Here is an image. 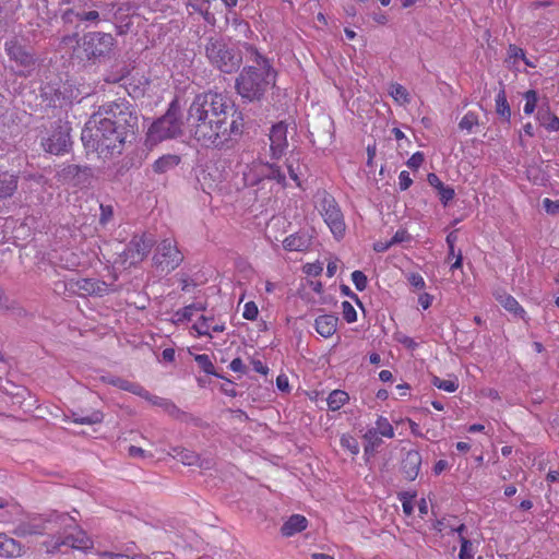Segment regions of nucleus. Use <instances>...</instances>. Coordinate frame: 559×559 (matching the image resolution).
<instances>
[{"mask_svg":"<svg viewBox=\"0 0 559 559\" xmlns=\"http://www.w3.org/2000/svg\"><path fill=\"white\" fill-rule=\"evenodd\" d=\"M187 128L202 145L222 146L242 133L243 116L228 97L203 93L190 105Z\"/></svg>","mask_w":559,"mask_h":559,"instance_id":"1","label":"nucleus"},{"mask_svg":"<svg viewBox=\"0 0 559 559\" xmlns=\"http://www.w3.org/2000/svg\"><path fill=\"white\" fill-rule=\"evenodd\" d=\"M136 122L138 117L128 102L104 105L85 123L81 134L83 145L103 159L120 155Z\"/></svg>","mask_w":559,"mask_h":559,"instance_id":"2","label":"nucleus"},{"mask_svg":"<svg viewBox=\"0 0 559 559\" xmlns=\"http://www.w3.org/2000/svg\"><path fill=\"white\" fill-rule=\"evenodd\" d=\"M252 53L255 66L242 69L236 80L238 94L249 100H259L275 85L276 72L270 61L251 47H247Z\"/></svg>","mask_w":559,"mask_h":559,"instance_id":"3","label":"nucleus"},{"mask_svg":"<svg viewBox=\"0 0 559 559\" xmlns=\"http://www.w3.org/2000/svg\"><path fill=\"white\" fill-rule=\"evenodd\" d=\"M45 530L56 531V535L47 544L48 551L59 550L63 545L84 551L93 547L91 538L76 526L74 519L67 514L48 520Z\"/></svg>","mask_w":559,"mask_h":559,"instance_id":"4","label":"nucleus"},{"mask_svg":"<svg viewBox=\"0 0 559 559\" xmlns=\"http://www.w3.org/2000/svg\"><path fill=\"white\" fill-rule=\"evenodd\" d=\"M205 50L210 62L225 73L237 70L242 61L239 48L231 41L212 38Z\"/></svg>","mask_w":559,"mask_h":559,"instance_id":"5","label":"nucleus"},{"mask_svg":"<svg viewBox=\"0 0 559 559\" xmlns=\"http://www.w3.org/2000/svg\"><path fill=\"white\" fill-rule=\"evenodd\" d=\"M316 207L336 239L345 235L346 225L335 199L325 191L316 195Z\"/></svg>","mask_w":559,"mask_h":559,"instance_id":"6","label":"nucleus"},{"mask_svg":"<svg viewBox=\"0 0 559 559\" xmlns=\"http://www.w3.org/2000/svg\"><path fill=\"white\" fill-rule=\"evenodd\" d=\"M181 124L178 121L177 112L171 107L165 116L156 120L148 129L146 141L150 145L171 139L180 134Z\"/></svg>","mask_w":559,"mask_h":559,"instance_id":"7","label":"nucleus"},{"mask_svg":"<svg viewBox=\"0 0 559 559\" xmlns=\"http://www.w3.org/2000/svg\"><path fill=\"white\" fill-rule=\"evenodd\" d=\"M182 260L183 255L177 248L176 241L171 238L160 241L153 258L156 270L165 274L178 267Z\"/></svg>","mask_w":559,"mask_h":559,"instance_id":"8","label":"nucleus"},{"mask_svg":"<svg viewBox=\"0 0 559 559\" xmlns=\"http://www.w3.org/2000/svg\"><path fill=\"white\" fill-rule=\"evenodd\" d=\"M264 178L273 179L280 185L286 186L284 174L275 165L263 162H253L246 166L243 170V180L246 186H254Z\"/></svg>","mask_w":559,"mask_h":559,"instance_id":"9","label":"nucleus"},{"mask_svg":"<svg viewBox=\"0 0 559 559\" xmlns=\"http://www.w3.org/2000/svg\"><path fill=\"white\" fill-rule=\"evenodd\" d=\"M116 39L111 34L92 32L83 37V50L87 57H104L111 53Z\"/></svg>","mask_w":559,"mask_h":559,"instance_id":"10","label":"nucleus"},{"mask_svg":"<svg viewBox=\"0 0 559 559\" xmlns=\"http://www.w3.org/2000/svg\"><path fill=\"white\" fill-rule=\"evenodd\" d=\"M108 382L121 390L129 391L135 395H139L150 402L152 405L162 407L167 412L175 409V406L168 400L151 394L147 390L138 383L130 382L121 378H111Z\"/></svg>","mask_w":559,"mask_h":559,"instance_id":"11","label":"nucleus"},{"mask_svg":"<svg viewBox=\"0 0 559 559\" xmlns=\"http://www.w3.org/2000/svg\"><path fill=\"white\" fill-rule=\"evenodd\" d=\"M41 146L49 154L62 155L67 153L70 146L69 127L59 124L47 138L41 140Z\"/></svg>","mask_w":559,"mask_h":559,"instance_id":"12","label":"nucleus"},{"mask_svg":"<svg viewBox=\"0 0 559 559\" xmlns=\"http://www.w3.org/2000/svg\"><path fill=\"white\" fill-rule=\"evenodd\" d=\"M153 240L143 236H134L123 251V263L135 265L144 260L151 251Z\"/></svg>","mask_w":559,"mask_h":559,"instance_id":"13","label":"nucleus"},{"mask_svg":"<svg viewBox=\"0 0 559 559\" xmlns=\"http://www.w3.org/2000/svg\"><path fill=\"white\" fill-rule=\"evenodd\" d=\"M271 153L273 158H280L287 148V126L280 122L270 132Z\"/></svg>","mask_w":559,"mask_h":559,"instance_id":"14","label":"nucleus"},{"mask_svg":"<svg viewBox=\"0 0 559 559\" xmlns=\"http://www.w3.org/2000/svg\"><path fill=\"white\" fill-rule=\"evenodd\" d=\"M338 318L333 314L319 316L314 321L316 331L323 337H331L337 329Z\"/></svg>","mask_w":559,"mask_h":559,"instance_id":"15","label":"nucleus"},{"mask_svg":"<svg viewBox=\"0 0 559 559\" xmlns=\"http://www.w3.org/2000/svg\"><path fill=\"white\" fill-rule=\"evenodd\" d=\"M23 554V547L19 542L0 533V557L1 558H17Z\"/></svg>","mask_w":559,"mask_h":559,"instance_id":"16","label":"nucleus"},{"mask_svg":"<svg viewBox=\"0 0 559 559\" xmlns=\"http://www.w3.org/2000/svg\"><path fill=\"white\" fill-rule=\"evenodd\" d=\"M308 521L304 515L294 514L283 524L281 532L283 536L290 537L306 530Z\"/></svg>","mask_w":559,"mask_h":559,"instance_id":"17","label":"nucleus"},{"mask_svg":"<svg viewBox=\"0 0 559 559\" xmlns=\"http://www.w3.org/2000/svg\"><path fill=\"white\" fill-rule=\"evenodd\" d=\"M421 456L417 451H409L404 459V473L409 479H415L419 473Z\"/></svg>","mask_w":559,"mask_h":559,"instance_id":"18","label":"nucleus"},{"mask_svg":"<svg viewBox=\"0 0 559 559\" xmlns=\"http://www.w3.org/2000/svg\"><path fill=\"white\" fill-rule=\"evenodd\" d=\"M212 319L202 317L198 322H195L192 329L197 332L198 335H206L212 337V332H223L225 330L224 324H213Z\"/></svg>","mask_w":559,"mask_h":559,"instance_id":"19","label":"nucleus"},{"mask_svg":"<svg viewBox=\"0 0 559 559\" xmlns=\"http://www.w3.org/2000/svg\"><path fill=\"white\" fill-rule=\"evenodd\" d=\"M364 452L366 456L372 455L382 443V438L374 429L369 428L364 435Z\"/></svg>","mask_w":559,"mask_h":559,"instance_id":"20","label":"nucleus"},{"mask_svg":"<svg viewBox=\"0 0 559 559\" xmlns=\"http://www.w3.org/2000/svg\"><path fill=\"white\" fill-rule=\"evenodd\" d=\"M180 163V157L175 154L163 155L153 164V170L156 174H164L175 168Z\"/></svg>","mask_w":559,"mask_h":559,"instance_id":"21","label":"nucleus"},{"mask_svg":"<svg viewBox=\"0 0 559 559\" xmlns=\"http://www.w3.org/2000/svg\"><path fill=\"white\" fill-rule=\"evenodd\" d=\"M5 49L8 55L15 61L20 62L22 66H28L33 61L32 56L25 52L16 43H7Z\"/></svg>","mask_w":559,"mask_h":559,"instance_id":"22","label":"nucleus"},{"mask_svg":"<svg viewBox=\"0 0 559 559\" xmlns=\"http://www.w3.org/2000/svg\"><path fill=\"white\" fill-rule=\"evenodd\" d=\"M17 187L16 177L9 173H0V198L10 197Z\"/></svg>","mask_w":559,"mask_h":559,"instance_id":"23","label":"nucleus"},{"mask_svg":"<svg viewBox=\"0 0 559 559\" xmlns=\"http://www.w3.org/2000/svg\"><path fill=\"white\" fill-rule=\"evenodd\" d=\"M76 286L82 295L102 294L106 290L103 283L90 278L78 281Z\"/></svg>","mask_w":559,"mask_h":559,"instance_id":"24","label":"nucleus"},{"mask_svg":"<svg viewBox=\"0 0 559 559\" xmlns=\"http://www.w3.org/2000/svg\"><path fill=\"white\" fill-rule=\"evenodd\" d=\"M388 93L399 105L405 106L411 102L409 93L399 83H391Z\"/></svg>","mask_w":559,"mask_h":559,"instance_id":"25","label":"nucleus"},{"mask_svg":"<svg viewBox=\"0 0 559 559\" xmlns=\"http://www.w3.org/2000/svg\"><path fill=\"white\" fill-rule=\"evenodd\" d=\"M348 400L349 396L345 391L334 390L329 394L326 399L329 409L332 412L338 411L348 402Z\"/></svg>","mask_w":559,"mask_h":559,"instance_id":"26","label":"nucleus"},{"mask_svg":"<svg viewBox=\"0 0 559 559\" xmlns=\"http://www.w3.org/2000/svg\"><path fill=\"white\" fill-rule=\"evenodd\" d=\"M537 119L546 130L550 132L559 130V118L549 110L539 111L537 114Z\"/></svg>","mask_w":559,"mask_h":559,"instance_id":"27","label":"nucleus"},{"mask_svg":"<svg viewBox=\"0 0 559 559\" xmlns=\"http://www.w3.org/2000/svg\"><path fill=\"white\" fill-rule=\"evenodd\" d=\"M496 298L506 310L513 312L515 314H521L524 312L523 308L519 305L514 297L506 293H497Z\"/></svg>","mask_w":559,"mask_h":559,"instance_id":"28","label":"nucleus"},{"mask_svg":"<svg viewBox=\"0 0 559 559\" xmlns=\"http://www.w3.org/2000/svg\"><path fill=\"white\" fill-rule=\"evenodd\" d=\"M173 456L188 466L197 465L200 461L195 452L186 449H174Z\"/></svg>","mask_w":559,"mask_h":559,"instance_id":"29","label":"nucleus"},{"mask_svg":"<svg viewBox=\"0 0 559 559\" xmlns=\"http://www.w3.org/2000/svg\"><path fill=\"white\" fill-rule=\"evenodd\" d=\"M495 103L497 114L506 121H510L511 110L503 91L497 94Z\"/></svg>","mask_w":559,"mask_h":559,"instance_id":"30","label":"nucleus"},{"mask_svg":"<svg viewBox=\"0 0 559 559\" xmlns=\"http://www.w3.org/2000/svg\"><path fill=\"white\" fill-rule=\"evenodd\" d=\"M371 428L380 433L383 438L392 439L394 437L393 426L390 424L389 419L383 416H379L374 423V426Z\"/></svg>","mask_w":559,"mask_h":559,"instance_id":"31","label":"nucleus"},{"mask_svg":"<svg viewBox=\"0 0 559 559\" xmlns=\"http://www.w3.org/2000/svg\"><path fill=\"white\" fill-rule=\"evenodd\" d=\"M431 383L439 390H443L449 393L455 392L459 388V380L455 377L450 379H441L437 376H433Z\"/></svg>","mask_w":559,"mask_h":559,"instance_id":"32","label":"nucleus"},{"mask_svg":"<svg viewBox=\"0 0 559 559\" xmlns=\"http://www.w3.org/2000/svg\"><path fill=\"white\" fill-rule=\"evenodd\" d=\"M104 419V415L99 411L91 413L88 416H76L73 414L72 421L81 425H94Z\"/></svg>","mask_w":559,"mask_h":559,"instance_id":"33","label":"nucleus"},{"mask_svg":"<svg viewBox=\"0 0 559 559\" xmlns=\"http://www.w3.org/2000/svg\"><path fill=\"white\" fill-rule=\"evenodd\" d=\"M341 445L353 455H357L360 450L357 439L350 435H343L341 437Z\"/></svg>","mask_w":559,"mask_h":559,"instance_id":"34","label":"nucleus"},{"mask_svg":"<svg viewBox=\"0 0 559 559\" xmlns=\"http://www.w3.org/2000/svg\"><path fill=\"white\" fill-rule=\"evenodd\" d=\"M478 124V116L477 114L473 111H468L464 115V117L461 119L459 127L461 130H465L467 132H471L472 129Z\"/></svg>","mask_w":559,"mask_h":559,"instance_id":"35","label":"nucleus"},{"mask_svg":"<svg viewBox=\"0 0 559 559\" xmlns=\"http://www.w3.org/2000/svg\"><path fill=\"white\" fill-rule=\"evenodd\" d=\"M525 105H524V112L526 115H532L537 106V93L533 90L527 91L524 94Z\"/></svg>","mask_w":559,"mask_h":559,"instance_id":"36","label":"nucleus"},{"mask_svg":"<svg viewBox=\"0 0 559 559\" xmlns=\"http://www.w3.org/2000/svg\"><path fill=\"white\" fill-rule=\"evenodd\" d=\"M199 310H201V308L197 307L195 305L187 306L183 309L178 310L175 313V316H174L175 321L176 322H183L186 320H190L193 317L194 312L199 311Z\"/></svg>","mask_w":559,"mask_h":559,"instance_id":"37","label":"nucleus"},{"mask_svg":"<svg viewBox=\"0 0 559 559\" xmlns=\"http://www.w3.org/2000/svg\"><path fill=\"white\" fill-rule=\"evenodd\" d=\"M284 247L289 251H300L305 247V241L299 236L290 235L284 240Z\"/></svg>","mask_w":559,"mask_h":559,"instance_id":"38","label":"nucleus"},{"mask_svg":"<svg viewBox=\"0 0 559 559\" xmlns=\"http://www.w3.org/2000/svg\"><path fill=\"white\" fill-rule=\"evenodd\" d=\"M342 314L347 323H353L357 320V312L349 301L342 302Z\"/></svg>","mask_w":559,"mask_h":559,"instance_id":"39","label":"nucleus"},{"mask_svg":"<svg viewBox=\"0 0 559 559\" xmlns=\"http://www.w3.org/2000/svg\"><path fill=\"white\" fill-rule=\"evenodd\" d=\"M194 359L204 372L207 374H214V366L207 355H197Z\"/></svg>","mask_w":559,"mask_h":559,"instance_id":"40","label":"nucleus"},{"mask_svg":"<svg viewBox=\"0 0 559 559\" xmlns=\"http://www.w3.org/2000/svg\"><path fill=\"white\" fill-rule=\"evenodd\" d=\"M459 558L460 559H473L474 558V547H473V543L471 540L462 538Z\"/></svg>","mask_w":559,"mask_h":559,"instance_id":"41","label":"nucleus"},{"mask_svg":"<svg viewBox=\"0 0 559 559\" xmlns=\"http://www.w3.org/2000/svg\"><path fill=\"white\" fill-rule=\"evenodd\" d=\"M188 7H191V8H193L194 11L200 12L201 14H203L204 19L207 22L211 21V14L207 11V1L203 0V1H200V2L199 1L193 2L192 0H190L188 2Z\"/></svg>","mask_w":559,"mask_h":559,"instance_id":"42","label":"nucleus"},{"mask_svg":"<svg viewBox=\"0 0 559 559\" xmlns=\"http://www.w3.org/2000/svg\"><path fill=\"white\" fill-rule=\"evenodd\" d=\"M352 281L356 289L360 292L367 287V276L361 271H354L352 273Z\"/></svg>","mask_w":559,"mask_h":559,"instance_id":"43","label":"nucleus"},{"mask_svg":"<svg viewBox=\"0 0 559 559\" xmlns=\"http://www.w3.org/2000/svg\"><path fill=\"white\" fill-rule=\"evenodd\" d=\"M259 314V309L255 302L248 301L243 306V312L242 316L247 320H255Z\"/></svg>","mask_w":559,"mask_h":559,"instance_id":"44","label":"nucleus"},{"mask_svg":"<svg viewBox=\"0 0 559 559\" xmlns=\"http://www.w3.org/2000/svg\"><path fill=\"white\" fill-rule=\"evenodd\" d=\"M128 454L134 459H153V454L140 447L130 445L128 448Z\"/></svg>","mask_w":559,"mask_h":559,"instance_id":"45","label":"nucleus"},{"mask_svg":"<svg viewBox=\"0 0 559 559\" xmlns=\"http://www.w3.org/2000/svg\"><path fill=\"white\" fill-rule=\"evenodd\" d=\"M295 162L298 163V158H294L293 156H290L287 159L286 167H287L290 178L296 182V185L298 187H300L301 183H300L299 176H298V167H295Z\"/></svg>","mask_w":559,"mask_h":559,"instance_id":"46","label":"nucleus"},{"mask_svg":"<svg viewBox=\"0 0 559 559\" xmlns=\"http://www.w3.org/2000/svg\"><path fill=\"white\" fill-rule=\"evenodd\" d=\"M438 194L440 198V201L447 205L449 201H451L454 198V189L449 186H443L438 190Z\"/></svg>","mask_w":559,"mask_h":559,"instance_id":"47","label":"nucleus"},{"mask_svg":"<svg viewBox=\"0 0 559 559\" xmlns=\"http://www.w3.org/2000/svg\"><path fill=\"white\" fill-rule=\"evenodd\" d=\"M543 206L548 214L555 215L559 213V199L550 200L548 198L543 200Z\"/></svg>","mask_w":559,"mask_h":559,"instance_id":"48","label":"nucleus"},{"mask_svg":"<svg viewBox=\"0 0 559 559\" xmlns=\"http://www.w3.org/2000/svg\"><path fill=\"white\" fill-rule=\"evenodd\" d=\"M395 340L408 349H415L417 347V343L412 337L405 334H395Z\"/></svg>","mask_w":559,"mask_h":559,"instance_id":"49","label":"nucleus"},{"mask_svg":"<svg viewBox=\"0 0 559 559\" xmlns=\"http://www.w3.org/2000/svg\"><path fill=\"white\" fill-rule=\"evenodd\" d=\"M322 271H323V266L319 262L308 263L304 266V272L307 275H311V276H318L322 273Z\"/></svg>","mask_w":559,"mask_h":559,"instance_id":"50","label":"nucleus"},{"mask_svg":"<svg viewBox=\"0 0 559 559\" xmlns=\"http://www.w3.org/2000/svg\"><path fill=\"white\" fill-rule=\"evenodd\" d=\"M408 281L411 285L416 289H423L426 286L424 277L419 274H411Z\"/></svg>","mask_w":559,"mask_h":559,"instance_id":"51","label":"nucleus"},{"mask_svg":"<svg viewBox=\"0 0 559 559\" xmlns=\"http://www.w3.org/2000/svg\"><path fill=\"white\" fill-rule=\"evenodd\" d=\"M412 179L409 177V174L405 170L401 171L399 175V186L401 190H406L412 185Z\"/></svg>","mask_w":559,"mask_h":559,"instance_id":"52","label":"nucleus"},{"mask_svg":"<svg viewBox=\"0 0 559 559\" xmlns=\"http://www.w3.org/2000/svg\"><path fill=\"white\" fill-rule=\"evenodd\" d=\"M423 162H424V155L421 153L417 152L408 158L407 166L411 168H418V167H420Z\"/></svg>","mask_w":559,"mask_h":559,"instance_id":"53","label":"nucleus"},{"mask_svg":"<svg viewBox=\"0 0 559 559\" xmlns=\"http://www.w3.org/2000/svg\"><path fill=\"white\" fill-rule=\"evenodd\" d=\"M276 386L283 392L289 391L288 378L285 374H280L276 378Z\"/></svg>","mask_w":559,"mask_h":559,"instance_id":"54","label":"nucleus"},{"mask_svg":"<svg viewBox=\"0 0 559 559\" xmlns=\"http://www.w3.org/2000/svg\"><path fill=\"white\" fill-rule=\"evenodd\" d=\"M229 368L234 372H245L246 371L245 365L240 358L233 359L229 364Z\"/></svg>","mask_w":559,"mask_h":559,"instance_id":"55","label":"nucleus"},{"mask_svg":"<svg viewBox=\"0 0 559 559\" xmlns=\"http://www.w3.org/2000/svg\"><path fill=\"white\" fill-rule=\"evenodd\" d=\"M81 21H97L99 14L97 11L82 12L76 15Z\"/></svg>","mask_w":559,"mask_h":559,"instance_id":"56","label":"nucleus"},{"mask_svg":"<svg viewBox=\"0 0 559 559\" xmlns=\"http://www.w3.org/2000/svg\"><path fill=\"white\" fill-rule=\"evenodd\" d=\"M418 304L423 307V309H428L432 304V296L427 293L419 295Z\"/></svg>","mask_w":559,"mask_h":559,"instance_id":"57","label":"nucleus"},{"mask_svg":"<svg viewBox=\"0 0 559 559\" xmlns=\"http://www.w3.org/2000/svg\"><path fill=\"white\" fill-rule=\"evenodd\" d=\"M408 239H409V235L406 231L397 230L390 241L392 242V246H393L395 243H400V242H403Z\"/></svg>","mask_w":559,"mask_h":559,"instance_id":"58","label":"nucleus"},{"mask_svg":"<svg viewBox=\"0 0 559 559\" xmlns=\"http://www.w3.org/2000/svg\"><path fill=\"white\" fill-rule=\"evenodd\" d=\"M252 368L261 374H266L269 371V368L261 360H252Z\"/></svg>","mask_w":559,"mask_h":559,"instance_id":"59","label":"nucleus"},{"mask_svg":"<svg viewBox=\"0 0 559 559\" xmlns=\"http://www.w3.org/2000/svg\"><path fill=\"white\" fill-rule=\"evenodd\" d=\"M428 182L430 183V186H432L437 190H439L440 188H442L444 186L442 183V181L438 178V176L435 174L428 175Z\"/></svg>","mask_w":559,"mask_h":559,"instance_id":"60","label":"nucleus"},{"mask_svg":"<svg viewBox=\"0 0 559 559\" xmlns=\"http://www.w3.org/2000/svg\"><path fill=\"white\" fill-rule=\"evenodd\" d=\"M402 506H403L404 513L407 515H411L414 510L412 499L404 497V499L402 500Z\"/></svg>","mask_w":559,"mask_h":559,"instance_id":"61","label":"nucleus"},{"mask_svg":"<svg viewBox=\"0 0 559 559\" xmlns=\"http://www.w3.org/2000/svg\"><path fill=\"white\" fill-rule=\"evenodd\" d=\"M392 246V242L391 241H377L374 245H373V249L374 251L377 252H384L385 250H388L390 247Z\"/></svg>","mask_w":559,"mask_h":559,"instance_id":"62","label":"nucleus"},{"mask_svg":"<svg viewBox=\"0 0 559 559\" xmlns=\"http://www.w3.org/2000/svg\"><path fill=\"white\" fill-rule=\"evenodd\" d=\"M337 261L334 260V261H330L328 263V267H326V274L329 277H332L335 275L336 271H337Z\"/></svg>","mask_w":559,"mask_h":559,"instance_id":"63","label":"nucleus"},{"mask_svg":"<svg viewBox=\"0 0 559 559\" xmlns=\"http://www.w3.org/2000/svg\"><path fill=\"white\" fill-rule=\"evenodd\" d=\"M162 355L164 360L173 361L175 359V350L173 348L164 349Z\"/></svg>","mask_w":559,"mask_h":559,"instance_id":"64","label":"nucleus"}]
</instances>
